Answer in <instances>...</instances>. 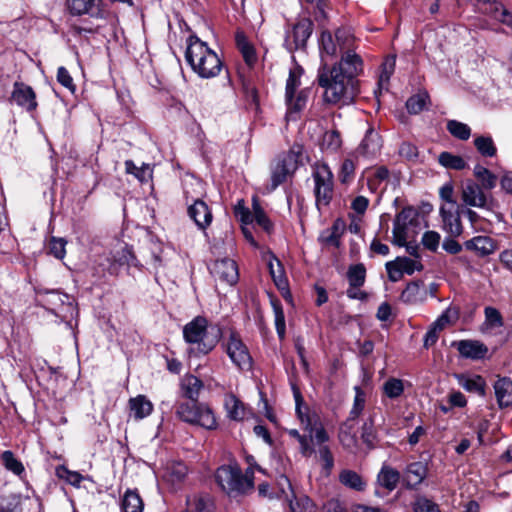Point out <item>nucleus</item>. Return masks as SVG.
<instances>
[{
	"label": "nucleus",
	"mask_w": 512,
	"mask_h": 512,
	"mask_svg": "<svg viewBox=\"0 0 512 512\" xmlns=\"http://www.w3.org/2000/svg\"><path fill=\"white\" fill-rule=\"evenodd\" d=\"M341 59L331 68L323 65L318 70V84L324 88V100L331 104H348L357 95L356 77L363 70L362 58L355 52L356 39L348 28L335 31Z\"/></svg>",
	"instance_id": "f257e3e1"
},
{
	"label": "nucleus",
	"mask_w": 512,
	"mask_h": 512,
	"mask_svg": "<svg viewBox=\"0 0 512 512\" xmlns=\"http://www.w3.org/2000/svg\"><path fill=\"white\" fill-rule=\"evenodd\" d=\"M185 59L193 72L203 79L218 76L223 68L217 53L195 35L187 40Z\"/></svg>",
	"instance_id": "f03ea898"
},
{
	"label": "nucleus",
	"mask_w": 512,
	"mask_h": 512,
	"mask_svg": "<svg viewBox=\"0 0 512 512\" xmlns=\"http://www.w3.org/2000/svg\"><path fill=\"white\" fill-rule=\"evenodd\" d=\"M222 336L218 326H208L206 318L197 316L183 328V337L187 343L196 344L189 353L206 355L211 352Z\"/></svg>",
	"instance_id": "7ed1b4c3"
},
{
	"label": "nucleus",
	"mask_w": 512,
	"mask_h": 512,
	"mask_svg": "<svg viewBox=\"0 0 512 512\" xmlns=\"http://www.w3.org/2000/svg\"><path fill=\"white\" fill-rule=\"evenodd\" d=\"M215 480L227 495H243L254 488V470L249 467L243 474L236 464L223 465L216 470Z\"/></svg>",
	"instance_id": "20e7f679"
},
{
	"label": "nucleus",
	"mask_w": 512,
	"mask_h": 512,
	"mask_svg": "<svg viewBox=\"0 0 512 512\" xmlns=\"http://www.w3.org/2000/svg\"><path fill=\"white\" fill-rule=\"evenodd\" d=\"M176 415L182 421L200 426L206 430H216L218 421L213 409L199 401L182 402L176 407Z\"/></svg>",
	"instance_id": "39448f33"
},
{
	"label": "nucleus",
	"mask_w": 512,
	"mask_h": 512,
	"mask_svg": "<svg viewBox=\"0 0 512 512\" xmlns=\"http://www.w3.org/2000/svg\"><path fill=\"white\" fill-rule=\"evenodd\" d=\"M312 178L314 180V195L316 206H328L333 198V173L325 163H316L313 166Z\"/></svg>",
	"instance_id": "423d86ee"
},
{
	"label": "nucleus",
	"mask_w": 512,
	"mask_h": 512,
	"mask_svg": "<svg viewBox=\"0 0 512 512\" xmlns=\"http://www.w3.org/2000/svg\"><path fill=\"white\" fill-rule=\"evenodd\" d=\"M313 31V23L309 18H299L285 32L284 46L289 52L304 49Z\"/></svg>",
	"instance_id": "0eeeda50"
},
{
	"label": "nucleus",
	"mask_w": 512,
	"mask_h": 512,
	"mask_svg": "<svg viewBox=\"0 0 512 512\" xmlns=\"http://www.w3.org/2000/svg\"><path fill=\"white\" fill-rule=\"evenodd\" d=\"M419 213L413 207L403 208L395 217L393 222L392 243L397 246L406 244L408 230L411 226L418 224Z\"/></svg>",
	"instance_id": "6e6552de"
},
{
	"label": "nucleus",
	"mask_w": 512,
	"mask_h": 512,
	"mask_svg": "<svg viewBox=\"0 0 512 512\" xmlns=\"http://www.w3.org/2000/svg\"><path fill=\"white\" fill-rule=\"evenodd\" d=\"M226 353L239 369L249 370L252 367V357L248 348L237 334L231 333L226 344Z\"/></svg>",
	"instance_id": "1a4fd4ad"
},
{
	"label": "nucleus",
	"mask_w": 512,
	"mask_h": 512,
	"mask_svg": "<svg viewBox=\"0 0 512 512\" xmlns=\"http://www.w3.org/2000/svg\"><path fill=\"white\" fill-rule=\"evenodd\" d=\"M461 200L469 207L480 209L489 208V197L479 183L474 180H466L461 187Z\"/></svg>",
	"instance_id": "9d476101"
},
{
	"label": "nucleus",
	"mask_w": 512,
	"mask_h": 512,
	"mask_svg": "<svg viewBox=\"0 0 512 512\" xmlns=\"http://www.w3.org/2000/svg\"><path fill=\"white\" fill-rule=\"evenodd\" d=\"M385 267L391 282L401 280L403 274L411 275L415 271H421L423 269V265L419 260L408 257H397L395 260L387 262Z\"/></svg>",
	"instance_id": "9b49d317"
},
{
	"label": "nucleus",
	"mask_w": 512,
	"mask_h": 512,
	"mask_svg": "<svg viewBox=\"0 0 512 512\" xmlns=\"http://www.w3.org/2000/svg\"><path fill=\"white\" fill-rule=\"evenodd\" d=\"M288 434L290 437L295 438L298 441L300 445V452L304 457H310L315 452L311 443L315 442L316 444H324L329 439L327 432L321 425L314 428L312 438L310 435L307 437L306 435L300 434L296 429L288 430Z\"/></svg>",
	"instance_id": "f8f14e48"
},
{
	"label": "nucleus",
	"mask_w": 512,
	"mask_h": 512,
	"mask_svg": "<svg viewBox=\"0 0 512 512\" xmlns=\"http://www.w3.org/2000/svg\"><path fill=\"white\" fill-rule=\"evenodd\" d=\"M297 168V155L289 152L287 155L279 159L272 168L271 173V190H275L282 184L288 175L293 173Z\"/></svg>",
	"instance_id": "ddd939ff"
},
{
	"label": "nucleus",
	"mask_w": 512,
	"mask_h": 512,
	"mask_svg": "<svg viewBox=\"0 0 512 512\" xmlns=\"http://www.w3.org/2000/svg\"><path fill=\"white\" fill-rule=\"evenodd\" d=\"M279 484L283 486L287 485L289 493H287L284 488H282V493L285 494L286 501L289 505V512H313L314 506L312 501L306 495L296 496L295 492L292 489L291 483L289 479L282 475L279 480Z\"/></svg>",
	"instance_id": "4468645a"
},
{
	"label": "nucleus",
	"mask_w": 512,
	"mask_h": 512,
	"mask_svg": "<svg viewBox=\"0 0 512 512\" xmlns=\"http://www.w3.org/2000/svg\"><path fill=\"white\" fill-rule=\"evenodd\" d=\"M212 275L229 285H233L238 281L239 273L236 262L229 258L216 260L211 267Z\"/></svg>",
	"instance_id": "2eb2a0df"
},
{
	"label": "nucleus",
	"mask_w": 512,
	"mask_h": 512,
	"mask_svg": "<svg viewBox=\"0 0 512 512\" xmlns=\"http://www.w3.org/2000/svg\"><path fill=\"white\" fill-rule=\"evenodd\" d=\"M11 101L27 111H33L37 108L35 92L30 86L22 82L14 83Z\"/></svg>",
	"instance_id": "dca6fc26"
},
{
	"label": "nucleus",
	"mask_w": 512,
	"mask_h": 512,
	"mask_svg": "<svg viewBox=\"0 0 512 512\" xmlns=\"http://www.w3.org/2000/svg\"><path fill=\"white\" fill-rule=\"evenodd\" d=\"M224 409L227 418L237 422L243 421L251 414L250 409L233 393L224 396Z\"/></svg>",
	"instance_id": "f3484780"
},
{
	"label": "nucleus",
	"mask_w": 512,
	"mask_h": 512,
	"mask_svg": "<svg viewBox=\"0 0 512 512\" xmlns=\"http://www.w3.org/2000/svg\"><path fill=\"white\" fill-rule=\"evenodd\" d=\"M460 355L467 359L480 360L485 358L488 347L479 340H460L453 343Z\"/></svg>",
	"instance_id": "a211bd4d"
},
{
	"label": "nucleus",
	"mask_w": 512,
	"mask_h": 512,
	"mask_svg": "<svg viewBox=\"0 0 512 512\" xmlns=\"http://www.w3.org/2000/svg\"><path fill=\"white\" fill-rule=\"evenodd\" d=\"M427 473L428 468L423 462L410 463L403 472V484L408 489H415L424 481Z\"/></svg>",
	"instance_id": "6ab92c4d"
},
{
	"label": "nucleus",
	"mask_w": 512,
	"mask_h": 512,
	"mask_svg": "<svg viewBox=\"0 0 512 512\" xmlns=\"http://www.w3.org/2000/svg\"><path fill=\"white\" fill-rule=\"evenodd\" d=\"M188 215L201 230H205L210 226L213 219L212 212L208 205L200 199L195 200L194 203L188 207Z\"/></svg>",
	"instance_id": "aec40b11"
},
{
	"label": "nucleus",
	"mask_w": 512,
	"mask_h": 512,
	"mask_svg": "<svg viewBox=\"0 0 512 512\" xmlns=\"http://www.w3.org/2000/svg\"><path fill=\"white\" fill-rule=\"evenodd\" d=\"M427 296L428 290L424 283L422 281H412L402 291L400 300L405 304L413 305L424 302Z\"/></svg>",
	"instance_id": "412c9836"
},
{
	"label": "nucleus",
	"mask_w": 512,
	"mask_h": 512,
	"mask_svg": "<svg viewBox=\"0 0 512 512\" xmlns=\"http://www.w3.org/2000/svg\"><path fill=\"white\" fill-rule=\"evenodd\" d=\"M464 246L467 250L475 252L480 257L488 256L496 250L494 240L488 236H475L465 241Z\"/></svg>",
	"instance_id": "4be33fe9"
},
{
	"label": "nucleus",
	"mask_w": 512,
	"mask_h": 512,
	"mask_svg": "<svg viewBox=\"0 0 512 512\" xmlns=\"http://www.w3.org/2000/svg\"><path fill=\"white\" fill-rule=\"evenodd\" d=\"M381 146L380 135L375 132L374 129L369 128L358 146L357 151L365 157H373L380 151Z\"/></svg>",
	"instance_id": "5701e85b"
},
{
	"label": "nucleus",
	"mask_w": 512,
	"mask_h": 512,
	"mask_svg": "<svg viewBox=\"0 0 512 512\" xmlns=\"http://www.w3.org/2000/svg\"><path fill=\"white\" fill-rule=\"evenodd\" d=\"M128 405L130 416L135 420H142L148 417L153 411V404L145 395L130 398Z\"/></svg>",
	"instance_id": "b1692460"
},
{
	"label": "nucleus",
	"mask_w": 512,
	"mask_h": 512,
	"mask_svg": "<svg viewBox=\"0 0 512 512\" xmlns=\"http://www.w3.org/2000/svg\"><path fill=\"white\" fill-rule=\"evenodd\" d=\"M440 215L443 222V229L453 236H458L462 232L461 221L454 208L441 206Z\"/></svg>",
	"instance_id": "393cba45"
},
{
	"label": "nucleus",
	"mask_w": 512,
	"mask_h": 512,
	"mask_svg": "<svg viewBox=\"0 0 512 512\" xmlns=\"http://www.w3.org/2000/svg\"><path fill=\"white\" fill-rule=\"evenodd\" d=\"M484 322L481 325V332L485 334H493L496 329H500L504 325L503 317L498 309L487 306L484 309Z\"/></svg>",
	"instance_id": "a878e982"
},
{
	"label": "nucleus",
	"mask_w": 512,
	"mask_h": 512,
	"mask_svg": "<svg viewBox=\"0 0 512 512\" xmlns=\"http://www.w3.org/2000/svg\"><path fill=\"white\" fill-rule=\"evenodd\" d=\"M203 386L202 380L191 374L185 375L181 380V390L189 402L198 401Z\"/></svg>",
	"instance_id": "bb28decb"
},
{
	"label": "nucleus",
	"mask_w": 512,
	"mask_h": 512,
	"mask_svg": "<svg viewBox=\"0 0 512 512\" xmlns=\"http://www.w3.org/2000/svg\"><path fill=\"white\" fill-rule=\"evenodd\" d=\"M495 396L500 407L512 404V380L500 378L494 384Z\"/></svg>",
	"instance_id": "cd10ccee"
},
{
	"label": "nucleus",
	"mask_w": 512,
	"mask_h": 512,
	"mask_svg": "<svg viewBox=\"0 0 512 512\" xmlns=\"http://www.w3.org/2000/svg\"><path fill=\"white\" fill-rule=\"evenodd\" d=\"M293 392H294V398H295L297 417L299 418L301 424L304 425V430L306 432H308V434H310V437L312 438V432H314L315 427L312 425V421L307 413L308 408L305 407L303 410V404H304L303 397H302L300 391L296 387H293Z\"/></svg>",
	"instance_id": "c85d7f7f"
},
{
	"label": "nucleus",
	"mask_w": 512,
	"mask_h": 512,
	"mask_svg": "<svg viewBox=\"0 0 512 512\" xmlns=\"http://www.w3.org/2000/svg\"><path fill=\"white\" fill-rule=\"evenodd\" d=\"M473 174L484 190H492L496 187L498 178L486 167L480 164L475 165Z\"/></svg>",
	"instance_id": "c756f323"
},
{
	"label": "nucleus",
	"mask_w": 512,
	"mask_h": 512,
	"mask_svg": "<svg viewBox=\"0 0 512 512\" xmlns=\"http://www.w3.org/2000/svg\"><path fill=\"white\" fill-rule=\"evenodd\" d=\"M339 481L342 485L356 491H363L366 487L363 478L357 472L349 469L340 472Z\"/></svg>",
	"instance_id": "7c9ffc66"
},
{
	"label": "nucleus",
	"mask_w": 512,
	"mask_h": 512,
	"mask_svg": "<svg viewBox=\"0 0 512 512\" xmlns=\"http://www.w3.org/2000/svg\"><path fill=\"white\" fill-rule=\"evenodd\" d=\"M459 385L468 392L476 393L480 396L485 395V381L484 379L476 375L474 377H467L461 375L458 377Z\"/></svg>",
	"instance_id": "2f4dec72"
},
{
	"label": "nucleus",
	"mask_w": 512,
	"mask_h": 512,
	"mask_svg": "<svg viewBox=\"0 0 512 512\" xmlns=\"http://www.w3.org/2000/svg\"><path fill=\"white\" fill-rule=\"evenodd\" d=\"M185 512H211L212 502L207 495H193L186 500Z\"/></svg>",
	"instance_id": "473e14b6"
},
{
	"label": "nucleus",
	"mask_w": 512,
	"mask_h": 512,
	"mask_svg": "<svg viewBox=\"0 0 512 512\" xmlns=\"http://www.w3.org/2000/svg\"><path fill=\"white\" fill-rule=\"evenodd\" d=\"M143 507V501L136 491L127 490L125 492L121 503L122 512H143Z\"/></svg>",
	"instance_id": "72a5a7b5"
},
{
	"label": "nucleus",
	"mask_w": 512,
	"mask_h": 512,
	"mask_svg": "<svg viewBox=\"0 0 512 512\" xmlns=\"http://www.w3.org/2000/svg\"><path fill=\"white\" fill-rule=\"evenodd\" d=\"M269 271L271 274V277L275 283V285L280 290H287L288 288V282L284 275V270L281 265V262L275 258L274 256L268 263Z\"/></svg>",
	"instance_id": "f704fd0d"
},
{
	"label": "nucleus",
	"mask_w": 512,
	"mask_h": 512,
	"mask_svg": "<svg viewBox=\"0 0 512 512\" xmlns=\"http://www.w3.org/2000/svg\"><path fill=\"white\" fill-rule=\"evenodd\" d=\"M400 479V473L389 467H383L378 475V482L389 491L394 490Z\"/></svg>",
	"instance_id": "c9c22d12"
},
{
	"label": "nucleus",
	"mask_w": 512,
	"mask_h": 512,
	"mask_svg": "<svg viewBox=\"0 0 512 512\" xmlns=\"http://www.w3.org/2000/svg\"><path fill=\"white\" fill-rule=\"evenodd\" d=\"M347 280L350 286H363L366 281V268L364 264L350 265L347 270Z\"/></svg>",
	"instance_id": "e433bc0d"
},
{
	"label": "nucleus",
	"mask_w": 512,
	"mask_h": 512,
	"mask_svg": "<svg viewBox=\"0 0 512 512\" xmlns=\"http://www.w3.org/2000/svg\"><path fill=\"white\" fill-rule=\"evenodd\" d=\"M438 161L447 169L463 170L467 167L466 161L461 156L454 155L450 152L440 153Z\"/></svg>",
	"instance_id": "4c0bfd02"
},
{
	"label": "nucleus",
	"mask_w": 512,
	"mask_h": 512,
	"mask_svg": "<svg viewBox=\"0 0 512 512\" xmlns=\"http://www.w3.org/2000/svg\"><path fill=\"white\" fill-rule=\"evenodd\" d=\"M236 41L244 61L249 67H252L257 60L254 48L248 43L243 34L238 33L236 36Z\"/></svg>",
	"instance_id": "58836bf2"
},
{
	"label": "nucleus",
	"mask_w": 512,
	"mask_h": 512,
	"mask_svg": "<svg viewBox=\"0 0 512 512\" xmlns=\"http://www.w3.org/2000/svg\"><path fill=\"white\" fill-rule=\"evenodd\" d=\"M474 145L477 151L484 157H494L497 153V148L490 136L476 137Z\"/></svg>",
	"instance_id": "ea45409f"
},
{
	"label": "nucleus",
	"mask_w": 512,
	"mask_h": 512,
	"mask_svg": "<svg viewBox=\"0 0 512 512\" xmlns=\"http://www.w3.org/2000/svg\"><path fill=\"white\" fill-rule=\"evenodd\" d=\"M112 258L113 261L119 265L137 266L136 257L134 256L131 248L127 245L114 250Z\"/></svg>",
	"instance_id": "a19ab883"
},
{
	"label": "nucleus",
	"mask_w": 512,
	"mask_h": 512,
	"mask_svg": "<svg viewBox=\"0 0 512 512\" xmlns=\"http://www.w3.org/2000/svg\"><path fill=\"white\" fill-rule=\"evenodd\" d=\"M361 439L363 443L369 448L373 449L377 443V434L374 428V420L369 417L361 428Z\"/></svg>",
	"instance_id": "79ce46f5"
},
{
	"label": "nucleus",
	"mask_w": 512,
	"mask_h": 512,
	"mask_svg": "<svg viewBox=\"0 0 512 512\" xmlns=\"http://www.w3.org/2000/svg\"><path fill=\"white\" fill-rule=\"evenodd\" d=\"M125 168L127 173L135 175L141 182H147L152 178V168L149 164L137 167L132 160H127L125 161Z\"/></svg>",
	"instance_id": "37998d69"
},
{
	"label": "nucleus",
	"mask_w": 512,
	"mask_h": 512,
	"mask_svg": "<svg viewBox=\"0 0 512 512\" xmlns=\"http://www.w3.org/2000/svg\"><path fill=\"white\" fill-rule=\"evenodd\" d=\"M447 130L453 137L459 140H468L471 135L470 127L457 120H449L447 122Z\"/></svg>",
	"instance_id": "c03bdc74"
},
{
	"label": "nucleus",
	"mask_w": 512,
	"mask_h": 512,
	"mask_svg": "<svg viewBox=\"0 0 512 512\" xmlns=\"http://www.w3.org/2000/svg\"><path fill=\"white\" fill-rule=\"evenodd\" d=\"M252 209L253 221H256V223L260 225L265 231L270 232L272 229V223L270 222L256 197L252 199Z\"/></svg>",
	"instance_id": "a18cd8bd"
},
{
	"label": "nucleus",
	"mask_w": 512,
	"mask_h": 512,
	"mask_svg": "<svg viewBox=\"0 0 512 512\" xmlns=\"http://www.w3.org/2000/svg\"><path fill=\"white\" fill-rule=\"evenodd\" d=\"M383 392L390 399L400 397L404 392L403 381L398 378H389L383 384Z\"/></svg>",
	"instance_id": "49530a36"
},
{
	"label": "nucleus",
	"mask_w": 512,
	"mask_h": 512,
	"mask_svg": "<svg viewBox=\"0 0 512 512\" xmlns=\"http://www.w3.org/2000/svg\"><path fill=\"white\" fill-rule=\"evenodd\" d=\"M56 476L60 479L65 480L69 484L79 487L84 477L77 471H71L64 465L56 467Z\"/></svg>",
	"instance_id": "de8ad7c7"
},
{
	"label": "nucleus",
	"mask_w": 512,
	"mask_h": 512,
	"mask_svg": "<svg viewBox=\"0 0 512 512\" xmlns=\"http://www.w3.org/2000/svg\"><path fill=\"white\" fill-rule=\"evenodd\" d=\"M1 460L4 467L16 475L24 472L23 464L14 456L12 451L6 450L1 454Z\"/></svg>",
	"instance_id": "09e8293b"
},
{
	"label": "nucleus",
	"mask_w": 512,
	"mask_h": 512,
	"mask_svg": "<svg viewBox=\"0 0 512 512\" xmlns=\"http://www.w3.org/2000/svg\"><path fill=\"white\" fill-rule=\"evenodd\" d=\"M428 99L429 95L426 92L411 96L406 102L407 110L412 114L420 113L425 108Z\"/></svg>",
	"instance_id": "8fccbe9b"
},
{
	"label": "nucleus",
	"mask_w": 512,
	"mask_h": 512,
	"mask_svg": "<svg viewBox=\"0 0 512 512\" xmlns=\"http://www.w3.org/2000/svg\"><path fill=\"white\" fill-rule=\"evenodd\" d=\"M276 332L282 340L286 335L285 315L279 302H272Z\"/></svg>",
	"instance_id": "3c124183"
},
{
	"label": "nucleus",
	"mask_w": 512,
	"mask_h": 512,
	"mask_svg": "<svg viewBox=\"0 0 512 512\" xmlns=\"http://www.w3.org/2000/svg\"><path fill=\"white\" fill-rule=\"evenodd\" d=\"M320 47L327 55L335 56L338 53L335 34L333 35L329 31H323L320 38Z\"/></svg>",
	"instance_id": "603ef678"
},
{
	"label": "nucleus",
	"mask_w": 512,
	"mask_h": 512,
	"mask_svg": "<svg viewBox=\"0 0 512 512\" xmlns=\"http://www.w3.org/2000/svg\"><path fill=\"white\" fill-rule=\"evenodd\" d=\"M350 430L351 427L348 426V423H345L340 428L339 440L345 449L354 451L357 448V438Z\"/></svg>",
	"instance_id": "864d4df0"
},
{
	"label": "nucleus",
	"mask_w": 512,
	"mask_h": 512,
	"mask_svg": "<svg viewBox=\"0 0 512 512\" xmlns=\"http://www.w3.org/2000/svg\"><path fill=\"white\" fill-rule=\"evenodd\" d=\"M301 69L290 71L289 77L286 82V102L292 105V97L296 89L300 85Z\"/></svg>",
	"instance_id": "5fc2aeb1"
},
{
	"label": "nucleus",
	"mask_w": 512,
	"mask_h": 512,
	"mask_svg": "<svg viewBox=\"0 0 512 512\" xmlns=\"http://www.w3.org/2000/svg\"><path fill=\"white\" fill-rule=\"evenodd\" d=\"M187 473L188 468L182 462H175L167 467L168 479L173 483L181 482L186 477Z\"/></svg>",
	"instance_id": "6e6d98bb"
},
{
	"label": "nucleus",
	"mask_w": 512,
	"mask_h": 512,
	"mask_svg": "<svg viewBox=\"0 0 512 512\" xmlns=\"http://www.w3.org/2000/svg\"><path fill=\"white\" fill-rule=\"evenodd\" d=\"M67 241L60 237H51L48 244L49 254L62 260L66 255Z\"/></svg>",
	"instance_id": "4d7b16f0"
},
{
	"label": "nucleus",
	"mask_w": 512,
	"mask_h": 512,
	"mask_svg": "<svg viewBox=\"0 0 512 512\" xmlns=\"http://www.w3.org/2000/svg\"><path fill=\"white\" fill-rule=\"evenodd\" d=\"M394 67H395L394 60H386L382 64V71H381V73L379 75V79H378V89L379 90H382V89L387 90L388 89V83H389L390 77L394 71Z\"/></svg>",
	"instance_id": "13d9d810"
},
{
	"label": "nucleus",
	"mask_w": 512,
	"mask_h": 512,
	"mask_svg": "<svg viewBox=\"0 0 512 512\" xmlns=\"http://www.w3.org/2000/svg\"><path fill=\"white\" fill-rule=\"evenodd\" d=\"M414 512H441L439 506L432 500L419 496L413 505Z\"/></svg>",
	"instance_id": "bf43d9fd"
},
{
	"label": "nucleus",
	"mask_w": 512,
	"mask_h": 512,
	"mask_svg": "<svg viewBox=\"0 0 512 512\" xmlns=\"http://www.w3.org/2000/svg\"><path fill=\"white\" fill-rule=\"evenodd\" d=\"M341 137L340 134L335 131H328L323 136V142L322 147L323 149L330 150V151H336L341 146Z\"/></svg>",
	"instance_id": "052dcab7"
},
{
	"label": "nucleus",
	"mask_w": 512,
	"mask_h": 512,
	"mask_svg": "<svg viewBox=\"0 0 512 512\" xmlns=\"http://www.w3.org/2000/svg\"><path fill=\"white\" fill-rule=\"evenodd\" d=\"M388 178L389 170L384 166L378 167L374 171L373 176L371 178H368L367 180L368 188L371 191H375L379 184L382 183L383 181L388 180Z\"/></svg>",
	"instance_id": "680f3d73"
},
{
	"label": "nucleus",
	"mask_w": 512,
	"mask_h": 512,
	"mask_svg": "<svg viewBox=\"0 0 512 512\" xmlns=\"http://www.w3.org/2000/svg\"><path fill=\"white\" fill-rule=\"evenodd\" d=\"M94 0H68V7L72 14L83 15L88 13Z\"/></svg>",
	"instance_id": "e2e57ef3"
},
{
	"label": "nucleus",
	"mask_w": 512,
	"mask_h": 512,
	"mask_svg": "<svg viewBox=\"0 0 512 512\" xmlns=\"http://www.w3.org/2000/svg\"><path fill=\"white\" fill-rule=\"evenodd\" d=\"M355 392H356V395L354 398L353 407L350 411V416H349L348 421L356 419L363 411L364 405H365L364 392L359 387H355Z\"/></svg>",
	"instance_id": "0e129e2a"
},
{
	"label": "nucleus",
	"mask_w": 512,
	"mask_h": 512,
	"mask_svg": "<svg viewBox=\"0 0 512 512\" xmlns=\"http://www.w3.org/2000/svg\"><path fill=\"white\" fill-rule=\"evenodd\" d=\"M440 239L441 237L438 232L426 231L422 236L421 243L426 249L435 252L439 247Z\"/></svg>",
	"instance_id": "69168bd1"
},
{
	"label": "nucleus",
	"mask_w": 512,
	"mask_h": 512,
	"mask_svg": "<svg viewBox=\"0 0 512 512\" xmlns=\"http://www.w3.org/2000/svg\"><path fill=\"white\" fill-rule=\"evenodd\" d=\"M355 164L351 159H345L341 165L339 174L340 181L342 183H348L354 176Z\"/></svg>",
	"instance_id": "338daca9"
},
{
	"label": "nucleus",
	"mask_w": 512,
	"mask_h": 512,
	"mask_svg": "<svg viewBox=\"0 0 512 512\" xmlns=\"http://www.w3.org/2000/svg\"><path fill=\"white\" fill-rule=\"evenodd\" d=\"M48 305L57 308L60 305L70 301V297L67 294L59 293L57 291H51L46 293V299L44 300Z\"/></svg>",
	"instance_id": "774afa93"
}]
</instances>
